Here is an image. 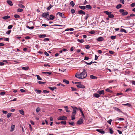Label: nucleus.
Returning <instances> with one entry per match:
<instances>
[{
  "label": "nucleus",
  "mask_w": 135,
  "mask_h": 135,
  "mask_svg": "<svg viewBox=\"0 0 135 135\" xmlns=\"http://www.w3.org/2000/svg\"><path fill=\"white\" fill-rule=\"evenodd\" d=\"M87 76V74L86 72V70L85 69H83V72L80 74H78L76 73L75 76L79 79H83L85 78Z\"/></svg>",
  "instance_id": "obj_1"
},
{
  "label": "nucleus",
  "mask_w": 135,
  "mask_h": 135,
  "mask_svg": "<svg viewBox=\"0 0 135 135\" xmlns=\"http://www.w3.org/2000/svg\"><path fill=\"white\" fill-rule=\"evenodd\" d=\"M83 120L82 118H81L77 122V124H81L83 122Z\"/></svg>",
  "instance_id": "obj_7"
},
{
  "label": "nucleus",
  "mask_w": 135,
  "mask_h": 135,
  "mask_svg": "<svg viewBox=\"0 0 135 135\" xmlns=\"http://www.w3.org/2000/svg\"><path fill=\"white\" fill-rule=\"evenodd\" d=\"M59 15L62 18H65L64 15L63 13H61L60 12H58L57 13V15Z\"/></svg>",
  "instance_id": "obj_4"
},
{
  "label": "nucleus",
  "mask_w": 135,
  "mask_h": 135,
  "mask_svg": "<svg viewBox=\"0 0 135 135\" xmlns=\"http://www.w3.org/2000/svg\"><path fill=\"white\" fill-rule=\"evenodd\" d=\"M120 31L121 32H124L125 33L127 32L126 30L123 28H121L120 30Z\"/></svg>",
  "instance_id": "obj_37"
},
{
  "label": "nucleus",
  "mask_w": 135,
  "mask_h": 135,
  "mask_svg": "<svg viewBox=\"0 0 135 135\" xmlns=\"http://www.w3.org/2000/svg\"><path fill=\"white\" fill-rule=\"evenodd\" d=\"M116 38L115 36H111L110 37L111 38L112 40H113L115 39Z\"/></svg>",
  "instance_id": "obj_52"
},
{
  "label": "nucleus",
  "mask_w": 135,
  "mask_h": 135,
  "mask_svg": "<svg viewBox=\"0 0 135 135\" xmlns=\"http://www.w3.org/2000/svg\"><path fill=\"white\" fill-rule=\"evenodd\" d=\"M63 82L66 84H68L69 83V81L68 80L66 79H64L63 80Z\"/></svg>",
  "instance_id": "obj_24"
},
{
  "label": "nucleus",
  "mask_w": 135,
  "mask_h": 135,
  "mask_svg": "<svg viewBox=\"0 0 135 135\" xmlns=\"http://www.w3.org/2000/svg\"><path fill=\"white\" fill-rule=\"evenodd\" d=\"M85 6V8H87L91 9V6L89 5H87Z\"/></svg>",
  "instance_id": "obj_29"
},
{
  "label": "nucleus",
  "mask_w": 135,
  "mask_h": 135,
  "mask_svg": "<svg viewBox=\"0 0 135 135\" xmlns=\"http://www.w3.org/2000/svg\"><path fill=\"white\" fill-rule=\"evenodd\" d=\"M42 74H48L49 75H50L51 74V72H42Z\"/></svg>",
  "instance_id": "obj_26"
},
{
  "label": "nucleus",
  "mask_w": 135,
  "mask_h": 135,
  "mask_svg": "<svg viewBox=\"0 0 135 135\" xmlns=\"http://www.w3.org/2000/svg\"><path fill=\"white\" fill-rule=\"evenodd\" d=\"M19 7L20 8H24L25 7L22 4H21L20 3L18 4Z\"/></svg>",
  "instance_id": "obj_22"
},
{
  "label": "nucleus",
  "mask_w": 135,
  "mask_h": 135,
  "mask_svg": "<svg viewBox=\"0 0 135 135\" xmlns=\"http://www.w3.org/2000/svg\"><path fill=\"white\" fill-rule=\"evenodd\" d=\"M97 93L100 95H104V91L103 90L101 91L98 90Z\"/></svg>",
  "instance_id": "obj_8"
},
{
  "label": "nucleus",
  "mask_w": 135,
  "mask_h": 135,
  "mask_svg": "<svg viewBox=\"0 0 135 135\" xmlns=\"http://www.w3.org/2000/svg\"><path fill=\"white\" fill-rule=\"evenodd\" d=\"M131 7H133L135 6V3H132L131 5Z\"/></svg>",
  "instance_id": "obj_51"
},
{
  "label": "nucleus",
  "mask_w": 135,
  "mask_h": 135,
  "mask_svg": "<svg viewBox=\"0 0 135 135\" xmlns=\"http://www.w3.org/2000/svg\"><path fill=\"white\" fill-rule=\"evenodd\" d=\"M112 121V120L110 119L107 121V122L110 124H111V122Z\"/></svg>",
  "instance_id": "obj_42"
},
{
  "label": "nucleus",
  "mask_w": 135,
  "mask_h": 135,
  "mask_svg": "<svg viewBox=\"0 0 135 135\" xmlns=\"http://www.w3.org/2000/svg\"><path fill=\"white\" fill-rule=\"evenodd\" d=\"M11 32V30H9L8 31L6 32V33L8 34H10Z\"/></svg>",
  "instance_id": "obj_61"
},
{
  "label": "nucleus",
  "mask_w": 135,
  "mask_h": 135,
  "mask_svg": "<svg viewBox=\"0 0 135 135\" xmlns=\"http://www.w3.org/2000/svg\"><path fill=\"white\" fill-rule=\"evenodd\" d=\"M76 86L77 87L81 88H85L84 86L81 84V83H80L78 85H77Z\"/></svg>",
  "instance_id": "obj_5"
},
{
  "label": "nucleus",
  "mask_w": 135,
  "mask_h": 135,
  "mask_svg": "<svg viewBox=\"0 0 135 135\" xmlns=\"http://www.w3.org/2000/svg\"><path fill=\"white\" fill-rule=\"evenodd\" d=\"M55 18V16L53 15H51L50 16V17L49 18H47V19L48 20H53Z\"/></svg>",
  "instance_id": "obj_9"
},
{
  "label": "nucleus",
  "mask_w": 135,
  "mask_h": 135,
  "mask_svg": "<svg viewBox=\"0 0 135 135\" xmlns=\"http://www.w3.org/2000/svg\"><path fill=\"white\" fill-rule=\"evenodd\" d=\"M90 77L91 79H97V77L93 75H90Z\"/></svg>",
  "instance_id": "obj_21"
},
{
  "label": "nucleus",
  "mask_w": 135,
  "mask_h": 135,
  "mask_svg": "<svg viewBox=\"0 0 135 135\" xmlns=\"http://www.w3.org/2000/svg\"><path fill=\"white\" fill-rule=\"evenodd\" d=\"M117 119L119 120H124V119L122 118H118Z\"/></svg>",
  "instance_id": "obj_54"
},
{
  "label": "nucleus",
  "mask_w": 135,
  "mask_h": 135,
  "mask_svg": "<svg viewBox=\"0 0 135 135\" xmlns=\"http://www.w3.org/2000/svg\"><path fill=\"white\" fill-rule=\"evenodd\" d=\"M103 40V38L102 37H99L97 39V40L98 41H102Z\"/></svg>",
  "instance_id": "obj_13"
},
{
  "label": "nucleus",
  "mask_w": 135,
  "mask_h": 135,
  "mask_svg": "<svg viewBox=\"0 0 135 135\" xmlns=\"http://www.w3.org/2000/svg\"><path fill=\"white\" fill-rule=\"evenodd\" d=\"M132 84L135 85V81L133 80L132 81Z\"/></svg>",
  "instance_id": "obj_64"
},
{
  "label": "nucleus",
  "mask_w": 135,
  "mask_h": 135,
  "mask_svg": "<svg viewBox=\"0 0 135 135\" xmlns=\"http://www.w3.org/2000/svg\"><path fill=\"white\" fill-rule=\"evenodd\" d=\"M77 109V108L76 107H74L73 108V112L72 113L76 114V110Z\"/></svg>",
  "instance_id": "obj_10"
},
{
  "label": "nucleus",
  "mask_w": 135,
  "mask_h": 135,
  "mask_svg": "<svg viewBox=\"0 0 135 135\" xmlns=\"http://www.w3.org/2000/svg\"><path fill=\"white\" fill-rule=\"evenodd\" d=\"M20 91L22 93H24L25 91V90L22 89H21Z\"/></svg>",
  "instance_id": "obj_59"
},
{
  "label": "nucleus",
  "mask_w": 135,
  "mask_h": 135,
  "mask_svg": "<svg viewBox=\"0 0 135 135\" xmlns=\"http://www.w3.org/2000/svg\"><path fill=\"white\" fill-rule=\"evenodd\" d=\"M7 3L11 6H12L13 5L12 3V2L11 1H7Z\"/></svg>",
  "instance_id": "obj_18"
},
{
  "label": "nucleus",
  "mask_w": 135,
  "mask_h": 135,
  "mask_svg": "<svg viewBox=\"0 0 135 135\" xmlns=\"http://www.w3.org/2000/svg\"><path fill=\"white\" fill-rule=\"evenodd\" d=\"M109 132L111 134H112L113 133V131L112 128H110L109 129Z\"/></svg>",
  "instance_id": "obj_28"
},
{
  "label": "nucleus",
  "mask_w": 135,
  "mask_h": 135,
  "mask_svg": "<svg viewBox=\"0 0 135 135\" xmlns=\"http://www.w3.org/2000/svg\"><path fill=\"white\" fill-rule=\"evenodd\" d=\"M83 11L82 10H80L78 12V14H83Z\"/></svg>",
  "instance_id": "obj_39"
},
{
  "label": "nucleus",
  "mask_w": 135,
  "mask_h": 135,
  "mask_svg": "<svg viewBox=\"0 0 135 135\" xmlns=\"http://www.w3.org/2000/svg\"><path fill=\"white\" fill-rule=\"evenodd\" d=\"M35 91H37V93H40L41 92V90H37L36 89L35 90Z\"/></svg>",
  "instance_id": "obj_45"
},
{
  "label": "nucleus",
  "mask_w": 135,
  "mask_h": 135,
  "mask_svg": "<svg viewBox=\"0 0 135 135\" xmlns=\"http://www.w3.org/2000/svg\"><path fill=\"white\" fill-rule=\"evenodd\" d=\"M53 6L51 5V4H50V6L48 7L47 8V10H49Z\"/></svg>",
  "instance_id": "obj_38"
},
{
  "label": "nucleus",
  "mask_w": 135,
  "mask_h": 135,
  "mask_svg": "<svg viewBox=\"0 0 135 135\" xmlns=\"http://www.w3.org/2000/svg\"><path fill=\"white\" fill-rule=\"evenodd\" d=\"M70 4H71L73 7L75 5V3L73 1H71L70 3Z\"/></svg>",
  "instance_id": "obj_31"
},
{
  "label": "nucleus",
  "mask_w": 135,
  "mask_h": 135,
  "mask_svg": "<svg viewBox=\"0 0 135 135\" xmlns=\"http://www.w3.org/2000/svg\"><path fill=\"white\" fill-rule=\"evenodd\" d=\"M61 123L64 125L66 124V122L65 121H62L60 123Z\"/></svg>",
  "instance_id": "obj_44"
},
{
  "label": "nucleus",
  "mask_w": 135,
  "mask_h": 135,
  "mask_svg": "<svg viewBox=\"0 0 135 135\" xmlns=\"http://www.w3.org/2000/svg\"><path fill=\"white\" fill-rule=\"evenodd\" d=\"M105 90L108 92H111V91L110 90V89L109 88H107Z\"/></svg>",
  "instance_id": "obj_58"
},
{
  "label": "nucleus",
  "mask_w": 135,
  "mask_h": 135,
  "mask_svg": "<svg viewBox=\"0 0 135 135\" xmlns=\"http://www.w3.org/2000/svg\"><path fill=\"white\" fill-rule=\"evenodd\" d=\"M49 88L50 90H54L56 88L55 87H51L49 86Z\"/></svg>",
  "instance_id": "obj_27"
},
{
  "label": "nucleus",
  "mask_w": 135,
  "mask_h": 135,
  "mask_svg": "<svg viewBox=\"0 0 135 135\" xmlns=\"http://www.w3.org/2000/svg\"><path fill=\"white\" fill-rule=\"evenodd\" d=\"M23 10L22 9L18 8L17 10V11L18 12H21L23 11Z\"/></svg>",
  "instance_id": "obj_48"
},
{
  "label": "nucleus",
  "mask_w": 135,
  "mask_h": 135,
  "mask_svg": "<svg viewBox=\"0 0 135 135\" xmlns=\"http://www.w3.org/2000/svg\"><path fill=\"white\" fill-rule=\"evenodd\" d=\"M12 115V113H8L7 115V117L8 118H9Z\"/></svg>",
  "instance_id": "obj_36"
},
{
  "label": "nucleus",
  "mask_w": 135,
  "mask_h": 135,
  "mask_svg": "<svg viewBox=\"0 0 135 135\" xmlns=\"http://www.w3.org/2000/svg\"><path fill=\"white\" fill-rule=\"evenodd\" d=\"M104 13L108 15V17L110 18H112L114 17V15L111 14V12H109L107 11H105Z\"/></svg>",
  "instance_id": "obj_2"
},
{
  "label": "nucleus",
  "mask_w": 135,
  "mask_h": 135,
  "mask_svg": "<svg viewBox=\"0 0 135 135\" xmlns=\"http://www.w3.org/2000/svg\"><path fill=\"white\" fill-rule=\"evenodd\" d=\"M49 13L48 12H47L46 13H43L42 15V16L45 18H46L47 16H49Z\"/></svg>",
  "instance_id": "obj_6"
},
{
  "label": "nucleus",
  "mask_w": 135,
  "mask_h": 135,
  "mask_svg": "<svg viewBox=\"0 0 135 135\" xmlns=\"http://www.w3.org/2000/svg\"><path fill=\"white\" fill-rule=\"evenodd\" d=\"M27 28H28L30 29H33L34 28V27L33 26L29 27L28 26H26Z\"/></svg>",
  "instance_id": "obj_34"
},
{
  "label": "nucleus",
  "mask_w": 135,
  "mask_h": 135,
  "mask_svg": "<svg viewBox=\"0 0 135 135\" xmlns=\"http://www.w3.org/2000/svg\"><path fill=\"white\" fill-rule=\"evenodd\" d=\"M36 76L37 77V79L38 80H42L41 78L40 77L39 75H37Z\"/></svg>",
  "instance_id": "obj_32"
},
{
  "label": "nucleus",
  "mask_w": 135,
  "mask_h": 135,
  "mask_svg": "<svg viewBox=\"0 0 135 135\" xmlns=\"http://www.w3.org/2000/svg\"><path fill=\"white\" fill-rule=\"evenodd\" d=\"M124 10L123 9H121L119 10V12L121 13H123L124 11Z\"/></svg>",
  "instance_id": "obj_56"
},
{
  "label": "nucleus",
  "mask_w": 135,
  "mask_h": 135,
  "mask_svg": "<svg viewBox=\"0 0 135 135\" xmlns=\"http://www.w3.org/2000/svg\"><path fill=\"white\" fill-rule=\"evenodd\" d=\"M122 7V5L120 4H119L116 7V8L118 9Z\"/></svg>",
  "instance_id": "obj_30"
},
{
  "label": "nucleus",
  "mask_w": 135,
  "mask_h": 135,
  "mask_svg": "<svg viewBox=\"0 0 135 135\" xmlns=\"http://www.w3.org/2000/svg\"><path fill=\"white\" fill-rule=\"evenodd\" d=\"M43 92L45 93H49V91L46 90H43Z\"/></svg>",
  "instance_id": "obj_49"
},
{
  "label": "nucleus",
  "mask_w": 135,
  "mask_h": 135,
  "mask_svg": "<svg viewBox=\"0 0 135 135\" xmlns=\"http://www.w3.org/2000/svg\"><path fill=\"white\" fill-rule=\"evenodd\" d=\"M98 52L100 54L102 53V51L100 50H99L98 51Z\"/></svg>",
  "instance_id": "obj_63"
},
{
  "label": "nucleus",
  "mask_w": 135,
  "mask_h": 135,
  "mask_svg": "<svg viewBox=\"0 0 135 135\" xmlns=\"http://www.w3.org/2000/svg\"><path fill=\"white\" fill-rule=\"evenodd\" d=\"M40 110V108L39 107H37L36 109V111L37 113Z\"/></svg>",
  "instance_id": "obj_35"
},
{
  "label": "nucleus",
  "mask_w": 135,
  "mask_h": 135,
  "mask_svg": "<svg viewBox=\"0 0 135 135\" xmlns=\"http://www.w3.org/2000/svg\"><path fill=\"white\" fill-rule=\"evenodd\" d=\"M93 96L96 98H98L100 96L97 93L94 94Z\"/></svg>",
  "instance_id": "obj_12"
},
{
  "label": "nucleus",
  "mask_w": 135,
  "mask_h": 135,
  "mask_svg": "<svg viewBox=\"0 0 135 135\" xmlns=\"http://www.w3.org/2000/svg\"><path fill=\"white\" fill-rule=\"evenodd\" d=\"M19 112L22 115H24V112L23 110H19Z\"/></svg>",
  "instance_id": "obj_20"
},
{
  "label": "nucleus",
  "mask_w": 135,
  "mask_h": 135,
  "mask_svg": "<svg viewBox=\"0 0 135 135\" xmlns=\"http://www.w3.org/2000/svg\"><path fill=\"white\" fill-rule=\"evenodd\" d=\"M29 126L30 127H29L30 129V131H32V128L31 125L30 124H29Z\"/></svg>",
  "instance_id": "obj_55"
},
{
  "label": "nucleus",
  "mask_w": 135,
  "mask_h": 135,
  "mask_svg": "<svg viewBox=\"0 0 135 135\" xmlns=\"http://www.w3.org/2000/svg\"><path fill=\"white\" fill-rule=\"evenodd\" d=\"M15 128V126L14 125H12L11 126V129L10 131L11 132L13 131L14 129Z\"/></svg>",
  "instance_id": "obj_14"
},
{
  "label": "nucleus",
  "mask_w": 135,
  "mask_h": 135,
  "mask_svg": "<svg viewBox=\"0 0 135 135\" xmlns=\"http://www.w3.org/2000/svg\"><path fill=\"white\" fill-rule=\"evenodd\" d=\"M38 83L40 84H43L45 83V82H42L41 81H38Z\"/></svg>",
  "instance_id": "obj_43"
},
{
  "label": "nucleus",
  "mask_w": 135,
  "mask_h": 135,
  "mask_svg": "<svg viewBox=\"0 0 135 135\" xmlns=\"http://www.w3.org/2000/svg\"><path fill=\"white\" fill-rule=\"evenodd\" d=\"M86 15L85 16V19L86 20L87 19L88 17L89 16V15L88 14H86Z\"/></svg>",
  "instance_id": "obj_40"
},
{
  "label": "nucleus",
  "mask_w": 135,
  "mask_h": 135,
  "mask_svg": "<svg viewBox=\"0 0 135 135\" xmlns=\"http://www.w3.org/2000/svg\"><path fill=\"white\" fill-rule=\"evenodd\" d=\"M67 117L65 116H60L58 117L57 118V119L58 120H64L66 119Z\"/></svg>",
  "instance_id": "obj_3"
},
{
  "label": "nucleus",
  "mask_w": 135,
  "mask_h": 135,
  "mask_svg": "<svg viewBox=\"0 0 135 135\" xmlns=\"http://www.w3.org/2000/svg\"><path fill=\"white\" fill-rule=\"evenodd\" d=\"M10 17L9 16H4L2 17V18L5 20H6L8 18H10Z\"/></svg>",
  "instance_id": "obj_15"
},
{
  "label": "nucleus",
  "mask_w": 135,
  "mask_h": 135,
  "mask_svg": "<svg viewBox=\"0 0 135 135\" xmlns=\"http://www.w3.org/2000/svg\"><path fill=\"white\" fill-rule=\"evenodd\" d=\"M79 8L80 9L84 10L85 9V6H79Z\"/></svg>",
  "instance_id": "obj_19"
},
{
  "label": "nucleus",
  "mask_w": 135,
  "mask_h": 135,
  "mask_svg": "<svg viewBox=\"0 0 135 135\" xmlns=\"http://www.w3.org/2000/svg\"><path fill=\"white\" fill-rule=\"evenodd\" d=\"M21 68L22 70H27L29 68L28 66H27L26 67H22Z\"/></svg>",
  "instance_id": "obj_16"
},
{
  "label": "nucleus",
  "mask_w": 135,
  "mask_h": 135,
  "mask_svg": "<svg viewBox=\"0 0 135 135\" xmlns=\"http://www.w3.org/2000/svg\"><path fill=\"white\" fill-rule=\"evenodd\" d=\"M44 54H45V55H46L47 56H49V54L48 53H47V52H46V51H45V52Z\"/></svg>",
  "instance_id": "obj_60"
},
{
  "label": "nucleus",
  "mask_w": 135,
  "mask_h": 135,
  "mask_svg": "<svg viewBox=\"0 0 135 135\" xmlns=\"http://www.w3.org/2000/svg\"><path fill=\"white\" fill-rule=\"evenodd\" d=\"M4 40L5 41H9V38H4Z\"/></svg>",
  "instance_id": "obj_57"
},
{
  "label": "nucleus",
  "mask_w": 135,
  "mask_h": 135,
  "mask_svg": "<svg viewBox=\"0 0 135 135\" xmlns=\"http://www.w3.org/2000/svg\"><path fill=\"white\" fill-rule=\"evenodd\" d=\"M13 27V26L12 25H10L8 27V29H10L11 28Z\"/></svg>",
  "instance_id": "obj_47"
},
{
  "label": "nucleus",
  "mask_w": 135,
  "mask_h": 135,
  "mask_svg": "<svg viewBox=\"0 0 135 135\" xmlns=\"http://www.w3.org/2000/svg\"><path fill=\"white\" fill-rule=\"evenodd\" d=\"M14 17L16 18H18L20 17V16L19 15H15L14 16Z\"/></svg>",
  "instance_id": "obj_41"
},
{
  "label": "nucleus",
  "mask_w": 135,
  "mask_h": 135,
  "mask_svg": "<svg viewBox=\"0 0 135 135\" xmlns=\"http://www.w3.org/2000/svg\"><path fill=\"white\" fill-rule=\"evenodd\" d=\"M128 13V12H123L122 13V15L123 16H124L127 15Z\"/></svg>",
  "instance_id": "obj_23"
},
{
  "label": "nucleus",
  "mask_w": 135,
  "mask_h": 135,
  "mask_svg": "<svg viewBox=\"0 0 135 135\" xmlns=\"http://www.w3.org/2000/svg\"><path fill=\"white\" fill-rule=\"evenodd\" d=\"M2 112L4 114H6L7 113V111L3 110H2Z\"/></svg>",
  "instance_id": "obj_62"
},
{
  "label": "nucleus",
  "mask_w": 135,
  "mask_h": 135,
  "mask_svg": "<svg viewBox=\"0 0 135 135\" xmlns=\"http://www.w3.org/2000/svg\"><path fill=\"white\" fill-rule=\"evenodd\" d=\"M46 36V35L44 34L40 35L39 36V37L40 38H44Z\"/></svg>",
  "instance_id": "obj_17"
},
{
  "label": "nucleus",
  "mask_w": 135,
  "mask_h": 135,
  "mask_svg": "<svg viewBox=\"0 0 135 135\" xmlns=\"http://www.w3.org/2000/svg\"><path fill=\"white\" fill-rule=\"evenodd\" d=\"M71 13L73 14L75 12V11L74 9H72L71 10Z\"/></svg>",
  "instance_id": "obj_50"
},
{
  "label": "nucleus",
  "mask_w": 135,
  "mask_h": 135,
  "mask_svg": "<svg viewBox=\"0 0 135 135\" xmlns=\"http://www.w3.org/2000/svg\"><path fill=\"white\" fill-rule=\"evenodd\" d=\"M96 131L102 134H103L105 133L104 131H102L100 129H97L96 130Z\"/></svg>",
  "instance_id": "obj_11"
},
{
  "label": "nucleus",
  "mask_w": 135,
  "mask_h": 135,
  "mask_svg": "<svg viewBox=\"0 0 135 135\" xmlns=\"http://www.w3.org/2000/svg\"><path fill=\"white\" fill-rule=\"evenodd\" d=\"M90 47L88 45H86L85 46V48L86 49H89L90 48Z\"/></svg>",
  "instance_id": "obj_46"
},
{
  "label": "nucleus",
  "mask_w": 135,
  "mask_h": 135,
  "mask_svg": "<svg viewBox=\"0 0 135 135\" xmlns=\"http://www.w3.org/2000/svg\"><path fill=\"white\" fill-rule=\"evenodd\" d=\"M123 105H124L127 106L129 107H130L131 105L129 103H127L126 104H123Z\"/></svg>",
  "instance_id": "obj_25"
},
{
  "label": "nucleus",
  "mask_w": 135,
  "mask_h": 135,
  "mask_svg": "<svg viewBox=\"0 0 135 135\" xmlns=\"http://www.w3.org/2000/svg\"><path fill=\"white\" fill-rule=\"evenodd\" d=\"M71 89H72V90L73 91L76 90V89L72 87H71Z\"/></svg>",
  "instance_id": "obj_53"
},
{
  "label": "nucleus",
  "mask_w": 135,
  "mask_h": 135,
  "mask_svg": "<svg viewBox=\"0 0 135 135\" xmlns=\"http://www.w3.org/2000/svg\"><path fill=\"white\" fill-rule=\"evenodd\" d=\"M77 41L79 42L80 43H82L84 42V40L83 39L79 40V39H78L77 40Z\"/></svg>",
  "instance_id": "obj_33"
}]
</instances>
